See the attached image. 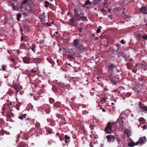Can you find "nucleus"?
I'll return each instance as SVG.
<instances>
[{"label": "nucleus", "instance_id": "23", "mask_svg": "<svg viewBox=\"0 0 147 147\" xmlns=\"http://www.w3.org/2000/svg\"><path fill=\"white\" fill-rule=\"evenodd\" d=\"M41 59L39 58H37L35 59H34V63H40L41 61Z\"/></svg>", "mask_w": 147, "mask_h": 147}, {"label": "nucleus", "instance_id": "33", "mask_svg": "<svg viewBox=\"0 0 147 147\" xmlns=\"http://www.w3.org/2000/svg\"><path fill=\"white\" fill-rule=\"evenodd\" d=\"M17 20L18 21H20V18L22 17V14L20 13H19L17 15Z\"/></svg>", "mask_w": 147, "mask_h": 147}, {"label": "nucleus", "instance_id": "42", "mask_svg": "<svg viewBox=\"0 0 147 147\" xmlns=\"http://www.w3.org/2000/svg\"><path fill=\"white\" fill-rule=\"evenodd\" d=\"M67 123V122H64L63 121H60V123L59 124V125L60 126H62L63 125V124H66Z\"/></svg>", "mask_w": 147, "mask_h": 147}, {"label": "nucleus", "instance_id": "58", "mask_svg": "<svg viewBox=\"0 0 147 147\" xmlns=\"http://www.w3.org/2000/svg\"><path fill=\"white\" fill-rule=\"evenodd\" d=\"M101 31V29L100 28H98L96 30V32L98 33H100Z\"/></svg>", "mask_w": 147, "mask_h": 147}, {"label": "nucleus", "instance_id": "28", "mask_svg": "<svg viewBox=\"0 0 147 147\" xmlns=\"http://www.w3.org/2000/svg\"><path fill=\"white\" fill-rule=\"evenodd\" d=\"M21 105V103L20 102H18L16 104V107L18 110H20V107Z\"/></svg>", "mask_w": 147, "mask_h": 147}, {"label": "nucleus", "instance_id": "18", "mask_svg": "<svg viewBox=\"0 0 147 147\" xmlns=\"http://www.w3.org/2000/svg\"><path fill=\"white\" fill-rule=\"evenodd\" d=\"M12 8L13 10L18 11L19 9V7L16 5H15L13 3L12 5Z\"/></svg>", "mask_w": 147, "mask_h": 147}, {"label": "nucleus", "instance_id": "24", "mask_svg": "<svg viewBox=\"0 0 147 147\" xmlns=\"http://www.w3.org/2000/svg\"><path fill=\"white\" fill-rule=\"evenodd\" d=\"M55 107H59L61 106V103L60 102H57L54 104Z\"/></svg>", "mask_w": 147, "mask_h": 147}, {"label": "nucleus", "instance_id": "64", "mask_svg": "<svg viewBox=\"0 0 147 147\" xmlns=\"http://www.w3.org/2000/svg\"><path fill=\"white\" fill-rule=\"evenodd\" d=\"M45 4H47L48 5H49V2L48 1H45Z\"/></svg>", "mask_w": 147, "mask_h": 147}, {"label": "nucleus", "instance_id": "30", "mask_svg": "<svg viewBox=\"0 0 147 147\" xmlns=\"http://www.w3.org/2000/svg\"><path fill=\"white\" fill-rule=\"evenodd\" d=\"M126 66H127V68L129 69H131V68L132 67L131 64L127 62L126 64Z\"/></svg>", "mask_w": 147, "mask_h": 147}, {"label": "nucleus", "instance_id": "59", "mask_svg": "<svg viewBox=\"0 0 147 147\" xmlns=\"http://www.w3.org/2000/svg\"><path fill=\"white\" fill-rule=\"evenodd\" d=\"M143 128L144 129H146L147 128V127L146 125H143Z\"/></svg>", "mask_w": 147, "mask_h": 147}, {"label": "nucleus", "instance_id": "35", "mask_svg": "<svg viewBox=\"0 0 147 147\" xmlns=\"http://www.w3.org/2000/svg\"><path fill=\"white\" fill-rule=\"evenodd\" d=\"M46 131L49 134H51L52 131V129L49 127H47L46 129Z\"/></svg>", "mask_w": 147, "mask_h": 147}, {"label": "nucleus", "instance_id": "61", "mask_svg": "<svg viewBox=\"0 0 147 147\" xmlns=\"http://www.w3.org/2000/svg\"><path fill=\"white\" fill-rule=\"evenodd\" d=\"M79 30L80 32H82V28L80 27L78 29Z\"/></svg>", "mask_w": 147, "mask_h": 147}, {"label": "nucleus", "instance_id": "7", "mask_svg": "<svg viewBox=\"0 0 147 147\" xmlns=\"http://www.w3.org/2000/svg\"><path fill=\"white\" fill-rule=\"evenodd\" d=\"M44 111L47 114H49L50 112V108L47 105H45L43 107Z\"/></svg>", "mask_w": 147, "mask_h": 147}, {"label": "nucleus", "instance_id": "22", "mask_svg": "<svg viewBox=\"0 0 147 147\" xmlns=\"http://www.w3.org/2000/svg\"><path fill=\"white\" fill-rule=\"evenodd\" d=\"M138 143H134L133 142H129L128 143V145L129 146L132 147L135 146L136 145H138Z\"/></svg>", "mask_w": 147, "mask_h": 147}, {"label": "nucleus", "instance_id": "9", "mask_svg": "<svg viewBox=\"0 0 147 147\" xmlns=\"http://www.w3.org/2000/svg\"><path fill=\"white\" fill-rule=\"evenodd\" d=\"M123 117H119L117 121L119 123V126L121 127H123V125L124 122L123 120Z\"/></svg>", "mask_w": 147, "mask_h": 147}, {"label": "nucleus", "instance_id": "12", "mask_svg": "<svg viewBox=\"0 0 147 147\" xmlns=\"http://www.w3.org/2000/svg\"><path fill=\"white\" fill-rule=\"evenodd\" d=\"M139 106L140 109H142L144 111H147V107L145 106V105L142 103L139 102Z\"/></svg>", "mask_w": 147, "mask_h": 147}, {"label": "nucleus", "instance_id": "21", "mask_svg": "<svg viewBox=\"0 0 147 147\" xmlns=\"http://www.w3.org/2000/svg\"><path fill=\"white\" fill-rule=\"evenodd\" d=\"M22 138L23 140H27L29 138V136L27 134H24L23 135Z\"/></svg>", "mask_w": 147, "mask_h": 147}, {"label": "nucleus", "instance_id": "53", "mask_svg": "<svg viewBox=\"0 0 147 147\" xmlns=\"http://www.w3.org/2000/svg\"><path fill=\"white\" fill-rule=\"evenodd\" d=\"M71 51V50L70 49H67L65 50V52L66 53H70Z\"/></svg>", "mask_w": 147, "mask_h": 147}, {"label": "nucleus", "instance_id": "49", "mask_svg": "<svg viewBox=\"0 0 147 147\" xmlns=\"http://www.w3.org/2000/svg\"><path fill=\"white\" fill-rule=\"evenodd\" d=\"M6 67V66L5 65H3L2 67V70L3 71H5V68Z\"/></svg>", "mask_w": 147, "mask_h": 147}, {"label": "nucleus", "instance_id": "4", "mask_svg": "<svg viewBox=\"0 0 147 147\" xmlns=\"http://www.w3.org/2000/svg\"><path fill=\"white\" fill-rule=\"evenodd\" d=\"M51 84L54 85H57L59 86V87L61 88H64L63 85L60 82H59L57 80H55L52 81Z\"/></svg>", "mask_w": 147, "mask_h": 147}, {"label": "nucleus", "instance_id": "43", "mask_svg": "<svg viewBox=\"0 0 147 147\" xmlns=\"http://www.w3.org/2000/svg\"><path fill=\"white\" fill-rule=\"evenodd\" d=\"M49 101L51 103H54L55 101L53 98H49Z\"/></svg>", "mask_w": 147, "mask_h": 147}, {"label": "nucleus", "instance_id": "14", "mask_svg": "<svg viewBox=\"0 0 147 147\" xmlns=\"http://www.w3.org/2000/svg\"><path fill=\"white\" fill-rule=\"evenodd\" d=\"M45 12H43L42 14H40L39 16V18L42 20L40 21L42 22H45V21L43 20V19L45 17Z\"/></svg>", "mask_w": 147, "mask_h": 147}, {"label": "nucleus", "instance_id": "47", "mask_svg": "<svg viewBox=\"0 0 147 147\" xmlns=\"http://www.w3.org/2000/svg\"><path fill=\"white\" fill-rule=\"evenodd\" d=\"M106 100H107L106 98H105V97H103L101 99V100L103 102H106Z\"/></svg>", "mask_w": 147, "mask_h": 147}, {"label": "nucleus", "instance_id": "25", "mask_svg": "<svg viewBox=\"0 0 147 147\" xmlns=\"http://www.w3.org/2000/svg\"><path fill=\"white\" fill-rule=\"evenodd\" d=\"M36 45L34 44H33L32 46L30 47V48L34 53L35 52V49L36 48Z\"/></svg>", "mask_w": 147, "mask_h": 147}, {"label": "nucleus", "instance_id": "38", "mask_svg": "<svg viewBox=\"0 0 147 147\" xmlns=\"http://www.w3.org/2000/svg\"><path fill=\"white\" fill-rule=\"evenodd\" d=\"M139 121L140 122H142V123H144L145 122V119L142 117L140 118Z\"/></svg>", "mask_w": 147, "mask_h": 147}, {"label": "nucleus", "instance_id": "46", "mask_svg": "<svg viewBox=\"0 0 147 147\" xmlns=\"http://www.w3.org/2000/svg\"><path fill=\"white\" fill-rule=\"evenodd\" d=\"M61 120L60 121H63L64 122H66V119L65 118L63 117H62L61 118Z\"/></svg>", "mask_w": 147, "mask_h": 147}, {"label": "nucleus", "instance_id": "50", "mask_svg": "<svg viewBox=\"0 0 147 147\" xmlns=\"http://www.w3.org/2000/svg\"><path fill=\"white\" fill-rule=\"evenodd\" d=\"M137 68L136 67H134L132 69L133 72L134 73H136L137 71Z\"/></svg>", "mask_w": 147, "mask_h": 147}, {"label": "nucleus", "instance_id": "51", "mask_svg": "<svg viewBox=\"0 0 147 147\" xmlns=\"http://www.w3.org/2000/svg\"><path fill=\"white\" fill-rule=\"evenodd\" d=\"M67 57L68 58H69V59H74V58L73 57V55H69L67 56Z\"/></svg>", "mask_w": 147, "mask_h": 147}, {"label": "nucleus", "instance_id": "17", "mask_svg": "<svg viewBox=\"0 0 147 147\" xmlns=\"http://www.w3.org/2000/svg\"><path fill=\"white\" fill-rule=\"evenodd\" d=\"M146 140V138L145 137H142L137 142V143H142L144 142V141Z\"/></svg>", "mask_w": 147, "mask_h": 147}, {"label": "nucleus", "instance_id": "63", "mask_svg": "<svg viewBox=\"0 0 147 147\" xmlns=\"http://www.w3.org/2000/svg\"><path fill=\"white\" fill-rule=\"evenodd\" d=\"M57 63L58 64V65L60 66V64L59 63V61L58 59H57Z\"/></svg>", "mask_w": 147, "mask_h": 147}, {"label": "nucleus", "instance_id": "56", "mask_svg": "<svg viewBox=\"0 0 147 147\" xmlns=\"http://www.w3.org/2000/svg\"><path fill=\"white\" fill-rule=\"evenodd\" d=\"M57 117L61 119L63 116L60 114H58L57 115Z\"/></svg>", "mask_w": 147, "mask_h": 147}, {"label": "nucleus", "instance_id": "57", "mask_svg": "<svg viewBox=\"0 0 147 147\" xmlns=\"http://www.w3.org/2000/svg\"><path fill=\"white\" fill-rule=\"evenodd\" d=\"M125 61H133V59H132V58H130V59H129V60H128L127 59H125Z\"/></svg>", "mask_w": 147, "mask_h": 147}, {"label": "nucleus", "instance_id": "44", "mask_svg": "<svg viewBox=\"0 0 147 147\" xmlns=\"http://www.w3.org/2000/svg\"><path fill=\"white\" fill-rule=\"evenodd\" d=\"M51 126H54V125L55 121L53 119H52L49 123Z\"/></svg>", "mask_w": 147, "mask_h": 147}, {"label": "nucleus", "instance_id": "6", "mask_svg": "<svg viewBox=\"0 0 147 147\" xmlns=\"http://www.w3.org/2000/svg\"><path fill=\"white\" fill-rule=\"evenodd\" d=\"M106 138L107 139L108 142L109 143L114 142L115 138V136L112 135H107Z\"/></svg>", "mask_w": 147, "mask_h": 147}, {"label": "nucleus", "instance_id": "52", "mask_svg": "<svg viewBox=\"0 0 147 147\" xmlns=\"http://www.w3.org/2000/svg\"><path fill=\"white\" fill-rule=\"evenodd\" d=\"M142 37L143 39L147 40V35H143Z\"/></svg>", "mask_w": 147, "mask_h": 147}, {"label": "nucleus", "instance_id": "19", "mask_svg": "<svg viewBox=\"0 0 147 147\" xmlns=\"http://www.w3.org/2000/svg\"><path fill=\"white\" fill-rule=\"evenodd\" d=\"M19 86L16 85H13L12 87L16 91L17 93L19 92V89H21V88H19Z\"/></svg>", "mask_w": 147, "mask_h": 147}, {"label": "nucleus", "instance_id": "40", "mask_svg": "<svg viewBox=\"0 0 147 147\" xmlns=\"http://www.w3.org/2000/svg\"><path fill=\"white\" fill-rule=\"evenodd\" d=\"M125 132L127 134V136L129 137V134L130 133V130L128 129H127L125 130Z\"/></svg>", "mask_w": 147, "mask_h": 147}, {"label": "nucleus", "instance_id": "39", "mask_svg": "<svg viewBox=\"0 0 147 147\" xmlns=\"http://www.w3.org/2000/svg\"><path fill=\"white\" fill-rule=\"evenodd\" d=\"M111 82L114 85H116L117 82V81L115 80L112 79L111 80Z\"/></svg>", "mask_w": 147, "mask_h": 147}, {"label": "nucleus", "instance_id": "45", "mask_svg": "<svg viewBox=\"0 0 147 147\" xmlns=\"http://www.w3.org/2000/svg\"><path fill=\"white\" fill-rule=\"evenodd\" d=\"M131 92H127L125 94V95L127 97H129L131 96Z\"/></svg>", "mask_w": 147, "mask_h": 147}, {"label": "nucleus", "instance_id": "5", "mask_svg": "<svg viewBox=\"0 0 147 147\" xmlns=\"http://www.w3.org/2000/svg\"><path fill=\"white\" fill-rule=\"evenodd\" d=\"M52 86H53V87H52L53 90V92H54L59 93V92L58 91V90H59L60 91V92H61L62 93V92H63V91L62 90V88H61L58 87V88L55 86L54 85H52Z\"/></svg>", "mask_w": 147, "mask_h": 147}, {"label": "nucleus", "instance_id": "2", "mask_svg": "<svg viewBox=\"0 0 147 147\" xmlns=\"http://www.w3.org/2000/svg\"><path fill=\"white\" fill-rule=\"evenodd\" d=\"M73 46L77 48L78 50L80 51L82 50L84 51L86 50L85 48L83 47L82 45H80V41L78 39L74 40L73 41Z\"/></svg>", "mask_w": 147, "mask_h": 147}, {"label": "nucleus", "instance_id": "36", "mask_svg": "<svg viewBox=\"0 0 147 147\" xmlns=\"http://www.w3.org/2000/svg\"><path fill=\"white\" fill-rule=\"evenodd\" d=\"M59 139L61 141L64 139V137L63 135V134H61L59 136Z\"/></svg>", "mask_w": 147, "mask_h": 147}, {"label": "nucleus", "instance_id": "1", "mask_svg": "<svg viewBox=\"0 0 147 147\" xmlns=\"http://www.w3.org/2000/svg\"><path fill=\"white\" fill-rule=\"evenodd\" d=\"M74 16L69 20V25L70 24L72 26H75L77 23L76 21H79L80 20L82 21H87L86 18L83 16V14L82 13H79L78 10L77 9L74 8Z\"/></svg>", "mask_w": 147, "mask_h": 147}, {"label": "nucleus", "instance_id": "13", "mask_svg": "<svg viewBox=\"0 0 147 147\" xmlns=\"http://www.w3.org/2000/svg\"><path fill=\"white\" fill-rule=\"evenodd\" d=\"M18 147H28L27 145L25 143L22 142H20L18 145Z\"/></svg>", "mask_w": 147, "mask_h": 147}, {"label": "nucleus", "instance_id": "27", "mask_svg": "<svg viewBox=\"0 0 147 147\" xmlns=\"http://www.w3.org/2000/svg\"><path fill=\"white\" fill-rule=\"evenodd\" d=\"M7 131L4 130L3 129H2L0 131V134L2 135H3L5 134H6Z\"/></svg>", "mask_w": 147, "mask_h": 147}, {"label": "nucleus", "instance_id": "60", "mask_svg": "<svg viewBox=\"0 0 147 147\" xmlns=\"http://www.w3.org/2000/svg\"><path fill=\"white\" fill-rule=\"evenodd\" d=\"M20 9H22L24 8L23 6L21 4V5H20V6L19 7Z\"/></svg>", "mask_w": 147, "mask_h": 147}, {"label": "nucleus", "instance_id": "37", "mask_svg": "<svg viewBox=\"0 0 147 147\" xmlns=\"http://www.w3.org/2000/svg\"><path fill=\"white\" fill-rule=\"evenodd\" d=\"M92 3V2H91L89 0H87L85 3V5H87L88 4L90 5Z\"/></svg>", "mask_w": 147, "mask_h": 147}, {"label": "nucleus", "instance_id": "8", "mask_svg": "<svg viewBox=\"0 0 147 147\" xmlns=\"http://www.w3.org/2000/svg\"><path fill=\"white\" fill-rule=\"evenodd\" d=\"M108 67L109 68V71L111 70V71H113V68H116L117 67V66L115 64L113 63H111L109 65H108Z\"/></svg>", "mask_w": 147, "mask_h": 147}, {"label": "nucleus", "instance_id": "29", "mask_svg": "<svg viewBox=\"0 0 147 147\" xmlns=\"http://www.w3.org/2000/svg\"><path fill=\"white\" fill-rule=\"evenodd\" d=\"M35 10L34 8L33 7H30L29 10H28L30 13H33Z\"/></svg>", "mask_w": 147, "mask_h": 147}, {"label": "nucleus", "instance_id": "41", "mask_svg": "<svg viewBox=\"0 0 147 147\" xmlns=\"http://www.w3.org/2000/svg\"><path fill=\"white\" fill-rule=\"evenodd\" d=\"M28 2V0H24L21 3L22 5H25L26 4H27Z\"/></svg>", "mask_w": 147, "mask_h": 147}, {"label": "nucleus", "instance_id": "31", "mask_svg": "<svg viewBox=\"0 0 147 147\" xmlns=\"http://www.w3.org/2000/svg\"><path fill=\"white\" fill-rule=\"evenodd\" d=\"M13 90L10 88L7 92V94L10 96H11V95L13 93Z\"/></svg>", "mask_w": 147, "mask_h": 147}, {"label": "nucleus", "instance_id": "54", "mask_svg": "<svg viewBox=\"0 0 147 147\" xmlns=\"http://www.w3.org/2000/svg\"><path fill=\"white\" fill-rule=\"evenodd\" d=\"M48 61L49 62L52 64H53L54 63V61L52 59H49Z\"/></svg>", "mask_w": 147, "mask_h": 147}, {"label": "nucleus", "instance_id": "34", "mask_svg": "<svg viewBox=\"0 0 147 147\" xmlns=\"http://www.w3.org/2000/svg\"><path fill=\"white\" fill-rule=\"evenodd\" d=\"M35 127L37 128L39 130V129H40V123L38 122H37L36 123L35 125Z\"/></svg>", "mask_w": 147, "mask_h": 147}, {"label": "nucleus", "instance_id": "11", "mask_svg": "<svg viewBox=\"0 0 147 147\" xmlns=\"http://www.w3.org/2000/svg\"><path fill=\"white\" fill-rule=\"evenodd\" d=\"M10 111L7 113V117L8 118H10L12 116L13 117V114L12 113V109L9 107Z\"/></svg>", "mask_w": 147, "mask_h": 147}, {"label": "nucleus", "instance_id": "32", "mask_svg": "<svg viewBox=\"0 0 147 147\" xmlns=\"http://www.w3.org/2000/svg\"><path fill=\"white\" fill-rule=\"evenodd\" d=\"M5 122L3 119L2 118H0V124L2 125H4Z\"/></svg>", "mask_w": 147, "mask_h": 147}, {"label": "nucleus", "instance_id": "20", "mask_svg": "<svg viewBox=\"0 0 147 147\" xmlns=\"http://www.w3.org/2000/svg\"><path fill=\"white\" fill-rule=\"evenodd\" d=\"M101 0H93L92 1V4L93 5H97L98 4L100 3Z\"/></svg>", "mask_w": 147, "mask_h": 147}, {"label": "nucleus", "instance_id": "62", "mask_svg": "<svg viewBox=\"0 0 147 147\" xmlns=\"http://www.w3.org/2000/svg\"><path fill=\"white\" fill-rule=\"evenodd\" d=\"M52 119H50L48 118L47 119V121L48 122L50 123Z\"/></svg>", "mask_w": 147, "mask_h": 147}, {"label": "nucleus", "instance_id": "3", "mask_svg": "<svg viewBox=\"0 0 147 147\" xmlns=\"http://www.w3.org/2000/svg\"><path fill=\"white\" fill-rule=\"evenodd\" d=\"M115 122L111 123L108 122L107 124V126L105 127L104 129V131L105 133L107 134H109L112 132V127L114 125Z\"/></svg>", "mask_w": 147, "mask_h": 147}, {"label": "nucleus", "instance_id": "48", "mask_svg": "<svg viewBox=\"0 0 147 147\" xmlns=\"http://www.w3.org/2000/svg\"><path fill=\"white\" fill-rule=\"evenodd\" d=\"M23 73L26 74H29V71L28 70H26L24 71H23Z\"/></svg>", "mask_w": 147, "mask_h": 147}, {"label": "nucleus", "instance_id": "26", "mask_svg": "<svg viewBox=\"0 0 147 147\" xmlns=\"http://www.w3.org/2000/svg\"><path fill=\"white\" fill-rule=\"evenodd\" d=\"M26 115L27 114H24V115H22L19 116L18 118L21 120H23L24 118H25Z\"/></svg>", "mask_w": 147, "mask_h": 147}, {"label": "nucleus", "instance_id": "16", "mask_svg": "<svg viewBox=\"0 0 147 147\" xmlns=\"http://www.w3.org/2000/svg\"><path fill=\"white\" fill-rule=\"evenodd\" d=\"M23 62L25 63H30V59L28 57H25L23 59Z\"/></svg>", "mask_w": 147, "mask_h": 147}, {"label": "nucleus", "instance_id": "15", "mask_svg": "<svg viewBox=\"0 0 147 147\" xmlns=\"http://www.w3.org/2000/svg\"><path fill=\"white\" fill-rule=\"evenodd\" d=\"M64 138L65 139V143L68 144L69 142L70 141V137L68 136L67 135H65V136Z\"/></svg>", "mask_w": 147, "mask_h": 147}, {"label": "nucleus", "instance_id": "10", "mask_svg": "<svg viewBox=\"0 0 147 147\" xmlns=\"http://www.w3.org/2000/svg\"><path fill=\"white\" fill-rule=\"evenodd\" d=\"M140 11L144 14H146L147 12L146 7L145 6H142L139 9Z\"/></svg>", "mask_w": 147, "mask_h": 147}, {"label": "nucleus", "instance_id": "55", "mask_svg": "<svg viewBox=\"0 0 147 147\" xmlns=\"http://www.w3.org/2000/svg\"><path fill=\"white\" fill-rule=\"evenodd\" d=\"M11 61L13 62V63L15 64L16 65V63L15 62V60L13 58H11Z\"/></svg>", "mask_w": 147, "mask_h": 147}]
</instances>
